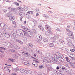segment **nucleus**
I'll return each mask as SVG.
<instances>
[{"instance_id":"obj_1","label":"nucleus","mask_w":75,"mask_h":75,"mask_svg":"<svg viewBox=\"0 0 75 75\" xmlns=\"http://www.w3.org/2000/svg\"><path fill=\"white\" fill-rule=\"evenodd\" d=\"M45 28L47 31H48L49 32L47 31H46L45 32V34H51V28H50L49 27H45Z\"/></svg>"},{"instance_id":"obj_2","label":"nucleus","mask_w":75,"mask_h":75,"mask_svg":"<svg viewBox=\"0 0 75 75\" xmlns=\"http://www.w3.org/2000/svg\"><path fill=\"white\" fill-rule=\"evenodd\" d=\"M21 33H20V35H22V37H24V36H27L28 35V33H27V32L25 31H23V32H21Z\"/></svg>"},{"instance_id":"obj_3","label":"nucleus","mask_w":75,"mask_h":75,"mask_svg":"<svg viewBox=\"0 0 75 75\" xmlns=\"http://www.w3.org/2000/svg\"><path fill=\"white\" fill-rule=\"evenodd\" d=\"M6 44V47H8V48H10V47H11V48H13V45L12 44H11V43H10V42H7Z\"/></svg>"},{"instance_id":"obj_4","label":"nucleus","mask_w":75,"mask_h":75,"mask_svg":"<svg viewBox=\"0 0 75 75\" xmlns=\"http://www.w3.org/2000/svg\"><path fill=\"white\" fill-rule=\"evenodd\" d=\"M60 68L62 70L65 72H67V69L62 66H60Z\"/></svg>"},{"instance_id":"obj_5","label":"nucleus","mask_w":75,"mask_h":75,"mask_svg":"<svg viewBox=\"0 0 75 75\" xmlns=\"http://www.w3.org/2000/svg\"><path fill=\"white\" fill-rule=\"evenodd\" d=\"M22 63L24 65H28L29 64V63L28 62V61L27 60H24L23 61Z\"/></svg>"},{"instance_id":"obj_6","label":"nucleus","mask_w":75,"mask_h":75,"mask_svg":"<svg viewBox=\"0 0 75 75\" xmlns=\"http://www.w3.org/2000/svg\"><path fill=\"white\" fill-rule=\"evenodd\" d=\"M37 37L38 40H39L40 41H41V40H42V37H41V35H38L37 36Z\"/></svg>"},{"instance_id":"obj_7","label":"nucleus","mask_w":75,"mask_h":75,"mask_svg":"<svg viewBox=\"0 0 75 75\" xmlns=\"http://www.w3.org/2000/svg\"><path fill=\"white\" fill-rule=\"evenodd\" d=\"M37 37L38 40H39L40 41H41V40H42V37H41V35H38L37 36Z\"/></svg>"},{"instance_id":"obj_8","label":"nucleus","mask_w":75,"mask_h":75,"mask_svg":"<svg viewBox=\"0 0 75 75\" xmlns=\"http://www.w3.org/2000/svg\"><path fill=\"white\" fill-rule=\"evenodd\" d=\"M5 24H4V23H3L1 21H0V26L1 27H3L4 28V25H5Z\"/></svg>"},{"instance_id":"obj_9","label":"nucleus","mask_w":75,"mask_h":75,"mask_svg":"<svg viewBox=\"0 0 75 75\" xmlns=\"http://www.w3.org/2000/svg\"><path fill=\"white\" fill-rule=\"evenodd\" d=\"M69 64H70V65H71L72 68H75V65L74 63H73L72 62H70L69 63Z\"/></svg>"},{"instance_id":"obj_10","label":"nucleus","mask_w":75,"mask_h":75,"mask_svg":"<svg viewBox=\"0 0 75 75\" xmlns=\"http://www.w3.org/2000/svg\"><path fill=\"white\" fill-rule=\"evenodd\" d=\"M25 72H26L27 74H31L32 73V72L30 70H26Z\"/></svg>"},{"instance_id":"obj_11","label":"nucleus","mask_w":75,"mask_h":75,"mask_svg":"<svg viewBox=\"0 0 75 75\" xmlns=\"http://www.w3.org/2000/svg\"><path fill=\"white\" fill-rule=\"evenodd\" d=\"M16 42H18L19 44H23L24 43L23 42L21 41V40H19V39H16Z\"/></svg>"},{"instance_id":"obj_12","label":"nucleus","mask_w":75,"mask_h":75,"mask_svg":"<svg viewBox=\"0 0 75 75\" xmlns=\"http://www.w3.org/2000/svg\"><path fill=\"white\" fill-rule=\"evenodd\" d=\"M21 28H23V29H24V30H25V31H27V30H28V28H27V27H25L23 26H21Z\"/></svg>"},{"instance_id":"obj_13","label":"nucleus","mask_w":75,"mask_h":75,"mask_svg":"<svg viewBox=\"0 0 75 75\" xmlns=\"http://www.w3.org/2000/svg\"><path fill=\"white\" fill-rule=\"evenodd\" d=\"M43 41L45 42H47L48 41V40L45 38H43Z\"/></svg>"},{"instance_id":"obj_14","label":"nucleus","mask_w":75,"mask_h":75,"mask_svg":"<svg viewBox=\"0 0 75 75\" xmlns=\"http://www.w3.org/2000/svg\"><path fill=\"white\" fill-rule=\"evenodd\" d=\"M25 70L23 69H20V71L21 73H23L25 72Z\"/></svg>"},{"instance_id":"obj_15","label":"nucleus","mask_w":75,"mask_h":75,"mask_svg":"<svg viewBox=\"0 0 75 75\" xmlns=\"http://www.w3.org/2000/svg\"><path fill=\"white\" fill-rule=\"evenodd\" d=\"M49 45L51 47H54V45L52 43V42H50L49 43Z\"/></svg>"},{"instance_id":"obj_16","label":"nucleus","mask_w":75,"mask_h":75,"mask_svg":"<svg viewBox=\"0 0 75 75\" xmlns=\"http://www.w3.org/2000/svg\"><path fill=\"white\" fill-rule=\"evenodd\" d=\"M33 61H35V62L36 63H39L40 62L38 61V59L35 58L33 60Z\"/></svg>"},{"instance_id":"obj_17","label":"nucleus","mask_w":75,"mask_h":75,"mask_svg":"<svg viewBox=\"0 0 75 75\" xmlns=\"http://www.w3.org/2000/svg\"><path fill=\"white\" fill-rule=\"evenodd\" d=\"M38 27H39V28L40 30H41L42 31H44V29L41 26L39 25L38 26Z\"/></svg>"},{"instance_id":"obj_18","label":"nucleus","mask_w":75,"mask_h":75,"mask_svg":"<svg viewBox=\"0 0 75 75\" xmlns=\"http://www.w3.org/2000/svg\"><path fill=\"white\" fill-rule=\"evenodd\" d=\"M73 32L71 31H70V32H69V33H68V34L69 36H71V35H73Z\"/></svg>"},{"instance_id":"obj_19","label":"nucleus","mask_w":75,"mask_h":75,"mask_svg":"<svg viewBox=\"0 0 75 75\" xmlns=\"http://www.w3.org/2000/svg\"><path fill=\"white\" fill-rule=\"evenodd\" d=\"M5 34V37H7V38H8V37H10V34H9V33H7L6 32Z\"/></svg>"},{"instance_id":"obj_20","label":"nucleus","mask_w":75,"mask_h":75,"mask_svg":"<svg viewBox=\"0 0 75 75\" xmlns=\"http://www.w3.org/2000/svg\"><path fill=\"white\" fill-rule=\"evenodd\" d=\"M59 56H60V58H59V61H61L62 59V57H63V55H62L61 54H59Z\"/></svg>"},{"instance_id":"obj_21","label":"nucleus","mask_w":75,"mask_h":75,"mask_svg":"<svg viewBox=\"0 0 75 75\" xmlns=\"http://www.w3.org/2000/svg\"><path fill=\"white\" fill-rule=\"evenodd\" d=\"M9 19L10 20H14V19H15V18H14V17H12L11 16L9 17Z\"/></svg>"},{"instance_id":"obj_22","label":"nucleus","mask_w":75,"mask_h":75,"mask_svg":"<svg viewBox=\"0 0 75 75\" xmlns=\"http://www.w3.org/2000/svg\"><path fill=\"white\" fill-rule=\"evenodd\" d=\"M4 28H5L6 29H9V27L6 24L4 25Z\"/></svg>"},{"instance_id":"obj_23","label":"nucleus","mask_w":75,"mask_h":75,"mask_svg":"<svg viewBox=\"0 0 75 75\" xmlns=\"http://www.w3.org/2000/svg\"><path fill=\"white\" fill-rule=\"evenodd\" d=\"M51 40L52 41H55L56 40V38L55 37H52L50 38Z\"/></svg>"},{"instance_id":"obj_24","label":"nucleus","mask_w":75,"mask_h":75,"mask_svg":"<svg viewBox=\"0 0 75 75\" xmlns=\"http://www.w3.org/2000/svg\"><path fill=\"white\" fill-rule=\"evenodd\" d=\"M65 59H66V61L67 62H70V60H69V59L68 58V57H65Z\"/></svg>"},{"instance_id":"obj_25","label":"nucleus","mask_w":75,"mask_h":75,"mask_svg":"<svg viewBox=\"0 0 75 75\" xmlns=\"http://www.w3.org/2000/svg\"><path fill=\"white\" fill-rule=\"evenodd\" d=\"M23 40L24 41H25V42H26V41H27V38H26V37H24L23 38Z\"/></svg>"},{"instance_id":"obj_26","label":"nucleus","mask_w":75,"mask_h":75,"mask_svg":"<svg viewBox=\"0 0 75 75\" xmlns=\"http://www.w3.org/2000/svg\"><path fill=\"white\" fill-rule=\"evenodd\" d=\"M67 40L69 41V42H72V40L69 39V38H67Z\"/></svg>"},{"instance_id":"obj_27","label":"nucleus","mask_w":75,"mask_h":75,"mask_svg":"<svg viewBox=\"0 0 75 75\" xmlns=\"http://www.w3.org/2000/svg\"><path fill=\"white\" fill-rule=\"evenodd\" d=\"M51 59H53V60L54 61H57V59H54V57L52 56L51 57Z\"/></svg>"},{"instance_id":"obj_28","label":"nucleus","mask_w":75,"mask_h":75,"mask_svg":"<svg viewBox=\"0 0 75 75\" xmlns=\"http://www.w3.org/2000/svg\"><path fill=\"white\" fill-rule=\"evenodd\" d=\"M13 4H15V5H16V6H19L20 5L19 3L16 2H14L13 3Z\"/></svg>"},{"instance_id":"obj_29","label":"nucleus","mask_w":75,"mask_h":75,"mask_svg":"<svg viewBox=\"0 0 75 75\" xmlns=\"http://www.w3.org/2000/svg\"><path fill=\"white\" fill-rule=\"evenodd\" d=\"M11 38H12V39H13V40H15V41H16V40H17V39L16 38L14 37V36L13 35L11 36Z\"/></svg>"},{"instance_id":"obj_30","label":"nucleus","mask_w":75,"mask_h":75,"mask_svg":"<svg viewBox=\"0 0 75 75\" xmlns=\"http://www.w3.org/2000/svg\"><path fill=\"white\" fill-rule=\"evenodd\" d=\"M27 14H33V12L32 11H28L27 12Z\"/></svg>"},{"instance_id":"obj_31","label":"nucleus","mask_w":75,"mask_h":75,"mask_svg":"<svg viewBox=\"0 0 75 75\" xmlns=\"http://www.w3.org/2000/svg\"><path fill=\"white\" fill-rule=\"evenodd\" d=\"M28 35H26L27 37H30V38H31V37H32V34H29V35L28 33Z\"/></svg>"},{"instance_id":"obj_32","label":"nucleus","mask_w":75,"mask_h":75,"mask_svg":"<svg viewBox=\"0 0 75 75\" xmlns=\"http://www.w3.org/2000/svg\"><path fill=\"white\" fill-rule=\"evenodd\" d=\"M14 70L15 72H17V71H19V69H18V68L17 67L14 69Z\"/></svg>"},{"instance_id":"obj_33","label":"nucleus","mask_w":75,"mask_h":75,"mask_svg":"<svg viewBox=\"0 0 75 75\" xmlns=\"http://www.w3.org/2000/svg\"><path fill=\"white\" fill-rule=\"evenodd\" d=\"M58 41L59 42H60L61 43H63L64 42V40L62 39H59Z\"/></svg>"},{"instance_id":"obj_34","label":"nucleus","mask_w":75,"mask_h":75,"mask_svg":"<svg viewBox=\"0 0 75 75\" xmlns=\"http://www.w3.org/2000/svg\"><path fill=\"white\" fill-rule=\"evenodd\" d=\"M8 60L11 61V62H14V59H11L9 58L8 59Z\"/></svg>"},{"instance_id":"obj_35","label":"nucleus","mask_w":75,"mask_h":75,"mask_svg":"<svg viewBox=\"0 0 75 75\" xmlns=\"http://www.w3.org/2000/svg\"><path fill=\"white\" fill-rule=\"evenodd\" d=\"M7 42H5L4 43V47H7Z\"/></svg>"},{"instance_id":"obj_36","label":"nucleus","mask_w":75,"mask_h":75,"mask_svg":"<svg viewBox=\"0 0 75 75\" xmlns=\"http://www.w3.org/2000/svg\"><path fill=\"white\" fill-rule=\"evenodd\" d=\"M44 17H45V18H48V16L46 15L45 14H44L43 16Z\"/></svg>"},{"instance_id":"obj_37","label":"nucleus","mask_w":75,"mask_h":75,"mask_svg":"<svg viewBox=\"0 0 75 75\" xmlns=\"http://www.w3.org/2000/svg\"><path fill=\"white\" fill-rule=\"evenodd\" d=\"M24 10H26V11L28 10V8L27 7H24Z\"/></svg>"},{"instance_id":"obj_38","label":"nucleus","mask_w":75,"mask_h":75,"mask_svg":"<svg viewBox=\"0 0 75 75\" xmlns=\"http://www.w3.org/2000/svg\"><path fill=\"white\" fill-rule=\"evenodd\" d=\"M29 47H30L31 48H33V45L31 44H30L29 45Z\"/></svg>"},{"instance_id":"obj_39","label":"nucleus","mask_w":75,"mask_h":75,"mask_svg":"<svg viewBox=\"0 0 75 75\" xmlns=\"http://www.w3.org/2000/svg\"><path fill=\"white\" fill-rule=\"evenodd\" d=\"M50 59H46V62L47 63H50Z\"/></svg>"},{"instance_id":"obj_40","label":"nucleus","mask_w":75,"mask_h":75,"mask_svg":"<svg viewBox=\"0 0 75 75\" xmlns=\"http://www.w3.org/2000/svg\"><path fill=\"white\" fill-rule=\"evenodd\" d=\"M61 71H60V72H58L57 73V75H62V73H61Z\"/></svg>"},{"instance_id":"obj_41","label":"nucleus","mask_w":75,"mask_h":75,"mask_svg":"<svg viewBox=\"0 0 75 75\" xmlns=\"http://www.w3.org/2000/svg\"><path fill=\"white\" fill-rule=\"evenodd\" d=\"M70 51H71L72 52H75V50L72 49H70Z\"/></svg>"},{"instance_id":"obj_42","label":"nucleus","mask_w":75,"mask_h":75,"mask_svg":"<svg viewBox=\"0 0 75 75\" xmlns=\"http://www.w3.org/2000/svg\"><path fill=\"white\" fill-rule=\"evenodd\" d=\"M39 68H44V66L43 65L40 66H39Z\"/></svg>"},{"instance_id":"obj_43","label":"nucleus","mask_w":75,"mask_h":75,"mask_svg":"<svg viewBox=\"0 0 75 75\" xmlns=\"http://www.w3.org/2000/svg\"><path fill=\"white\" fill-rule=\"evenodd\" d=\"M0 50H6V48L4 47H0Z\"/></svg>"},{"instance_id":"obj_44","label":"nucleus","mask_w":75,"mask_h":75,"mask_svg":"<svg viewBox=\"0 0 75 75\" xmlns=\"http://www.w3.org/2000/svg\"><path fill=\"white\" fill-rule=\"evenodd\" d=\"M46 56H47V57H48L49 58H50V54L49 53H47L46 54Z\"/></svg>"},{"instance_id":"obj_45","label":"nucleus","mask_w":75,"mask_h":75,"mask_svg":"<svg viewBox=\"0 0 75 75\" xmlns=\"http://www.w3.org/2000/svg\"><path fill=\"white\" fill-rule=\"evenodd\" d=\"M69 37L70 38H72V39H74V37L73 35H71V36H70Z\"/></svg>"},{"instance_id":"obj_46","label":"nucleus","mask_w":75,"mask_h":75,"mask_svg":"<svg viewBox=\"0 0 75 75\" xmlns=\"http://www.w3.org/2000/svg\"><path fill=\"white\" fill-rule=\"evenodd\" d=\"M17 9L18 10L21 11V8L18 7V8H17Z\"/></svg>"},{"instance_id":"obj_47","label":"nucleus","mask_w":75,"mask_h":75,"mask_svg":"<svg viewBox=\"0 0 75 75\" xmlns=\"http://www.w3.org/2000/svg\"><path fill=\"white\" fill-rule=\"evenodd\" d=\"M59 68H60V67H59V66H57V67H56V69H59Z\"/></svg>"},{"instance_id":"obj_48","label":"nucleus","mask_w":75,"mask_h":75,"mask_svg":"<svg viewBox=\"0 0 75 75\" xmlns=\"http://www.w3.org/2000/svg\"><path fill=\"white\" fill-rule=\"evenodd\" d=\"M70 25H67V26L66 27L67 28H70Z\"/></svg>"},{"instance_id":"obj_49","label":"nucleus","mask_w":75,"mask_h":75,"mask_svg":"<svg viewBox=\"0 0 75 75\" xmlns=\"http://www.w3.org/2000/svg\"><path fill=\"white\" fill-rule=\"evenodd\" d=\"M72 45H73V44H72V43L71 42H70L69 46H70V47H72Z\"/></svg>"},{"instance_id":"obj_50","label":"nucleus","mask_w":75,"mask_h":75,"mask_svg":"<svg viewBox=\"0 0 75 75\" xmlns=\"http://www.w3.org/2000/svg\"><path fill=\"white\" fill-rule=\"evenodd\" d=\"M11 10L12 11H14V10H15L16 9L14 8H11Z\"/></svg>"},{"instance_id":"obj_51","label":"nucleus","mask_w":75,"mask_h":75,"mask_svg":"<svg viewBox=\"0 0 75 75\" xmlns=\"http://www.w3.org/2000/svg\"><path fill=\"white\" fill-rule=\"evenodd\" d=\"M15 13V14H18V13L19 12H18V11H16Z\"/></svg>"},{"instance_id":"obj_52","label":"nucleus","mask_w":75,"mask_h":75,"mask_svg":"<svg viewBox=\"0 0 75 75\" xmlns=\"http://www.w3.org/2000/svg\"><path fill=\"white\" fill-rule=\"evenodd\" d=\"M47 69L48 71H51L50 67H47Z\"/></svg>"},{"instance_id":"obj_53","label":"nucleus","mask_w":75,"mask_h":75,"mask_svg":"<svg viewBox=\"0 0 75 75\" xmlns=\"http://www.w3.org/2000/svg\"><path fill=\"white\" fill-rule=\"evenodd\" d=\"M17 46L15 45H13V47L14 48H15V49H16V48H17Z\"/></svg>"},{"instance_id":"obj_54","label":"nucleus","mask_w":75,"mask_h":75,"mask_svg":"<svg viewBox=\"0 0 75 75\" xmlns=\"http://www.w3.org/2000/svg\"><path fill=\"white\" fill-rule=\"evenodd\" d=\"M10 51H12V52H16V50H10Z\"/></svg>"},{"instance_id":"obj_55","label":"nucleus","mask_w":75,"mask_h":75,"mask_svg":"<svg viewBox=\"0 0 75 75\" xmlns=\"http://www.w3.org/2000/svg\"><path fill=\"white\" fill-rule=\"evenodd\" d=\"M33 65H34V66L35 67H37L38 66V64L37 63H36V64H33Z\"/></svg>"},{"instance_id":"obj_56","label":"nucleus","mask_w":75,"mask_h":75,"mask_svg":"<svg viewBox=\"0 0 75 75\" xmlns=\"http://www.w3.org/2000/svg\"><path fill=\"white\" fill-rule=\"evenodd\" d=\"M12 23L13 24H15V25H16V22L14 21H13L12 22Z\"/></svg>"},{"instance_id":"obj_57","label":"nucleus","mask_w":75,"mask_h":75,"mask_svg":"<svg viewBox=\"0 0 75 75\" xmlns=\"http://www.w3.org/2000/svg\"><path fill=\"white\" fill-rule=\"evenodd\" d=\"M50 71H54V69H53V68H52V67H50Z\"/></svg>"},{"instance_id":"obj_58","label":"nucleus","mask_w":75,"mask_h":75,"mask_svg":"<svg viewBox=\"0 0 75 75\" xmlns=\"http://www.w3.org/2000/svg\"><path fill=\"white\" fill-rule=\"evenodd\" d=\"M56 62L57 64H59V62L58 61H56Z\"/></svg>"},{"instance_id":"obj_59","label":"nucleus","mask_w":75,"mask_h":75,"mask_svg":"<svg viewBox=\"0 0 75 75\" xmlns=\"http://www.w3.org/2000/svg\"><path fill=\"white\" fill-rule=\"evenodd\" d=\"M6 12H7V10L6 9H4L3 11V12L4 13H6Z\"/></svg>"},{"instance_id":"obj_60","label":"nucleus","mask_w":75,"mask_h":75,"mask_svg":"<svg viewBox=\"0 0 75 75\" xmlns=\"http://www.w3.org/2000/svg\"><path fill=\"white\" fill-rule=\"evenodd\" d=\"M71 59H72V60H73V61H74L75 60V58L73 57H71Z\"/></svg>"},{"instance_id":"obj_61","label":"nucleus","mask_w":75,"mask_h":75,"mask_svg":"<svg viewBox=\"0 0 75 75\" xmlns=\"http://www.w3.org/2000/svg\"><path fill=\"white\" fill-rule=\"evenodd\" d=\"M23 14V12H21L19 13V15L20 16H21V15H22V14Z\"/></svg>"},{"instance_id":"obj_62","label":"nucleus","mask_w":75,"mask_h":75,"mask_svg":"<svg viewBox=\"0 0 75 75\" xmlns=\"http://www.w3.org/2000/svg\"><path fill=\"white\" fill-rule=\"evenodd\" d=\"M54 37H59V36L57 34H56L54 35Z\"/></svg>"},{"instance_id":"obj_63","label":"nucleus","mask_w":75,"mask_h":75,"mask_svg":"<svg viewBox=\"0 0 75 75\" xmlns=\"http://www.w3.org/2000/svg\"><path fill=\"white\" fill-rule=\"evenodd\" d=\"M0 52L2 53V54H3V53H4V51L0 50Z\"/></svg>"},{"instance_id":"obj_64","label":"nucleus","mask_w":75,"mask_h":75,"mask_svg":"<svg viewBox=\"0 0 75 75\" xmlns=\"http://www.w3.org/2000/svg\"><path fill=\"white\" fill-rule=\"evenodd\" d=\"M39 54H40V55H41V54H42V52H41L39 51V52L38 53Z\"/></svg>"}]
</instances>
